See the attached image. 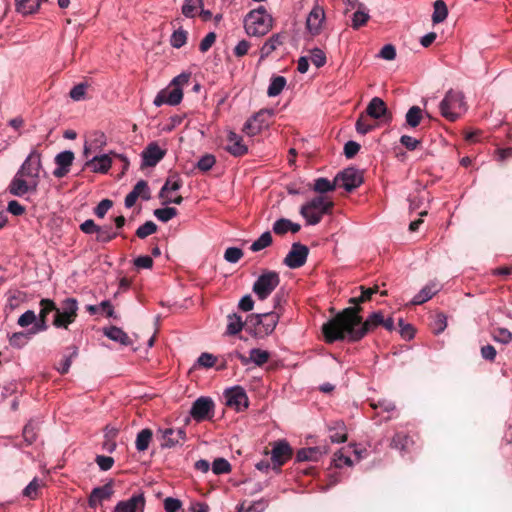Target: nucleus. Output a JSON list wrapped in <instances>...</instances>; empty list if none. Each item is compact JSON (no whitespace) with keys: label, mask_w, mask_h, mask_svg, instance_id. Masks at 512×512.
<instances>
[{"label":"nucleus","mask_w":512,"mask_h":512,"mask_svg":"<svg viewBox=\"0 0 512 512\" xmlns=\"http://www.w3.org/2000/svg\"><path fill=\"white\" fill-rule=\"evenodd\" d=\"M360 307H348L338 313L333 319L322 326V332L327 343H333L347 338L349 341H359L367 333L374 331L378 326H382L383 313L376 311L371 313L367 319L362 322L359 315Z\"/></svg>","instance_id":"1"},{"label":"nucleus","mask_w":512,"mask_h":512,"mask_svg":"<svg viewBox=\"0 0 512 512\" xmlns=\"http://www.w3.org/2000/svg\"><path fill=\"white\" fill-rule=\"evenodd\" d=\"M41 170V153L32 149L11 180L8 186L9 193L17 197H22L29 192L35 193L39 185Z\"/></svg>","instance_id":"2"},{"label":"nucleus","mask_w":512,"mask_h":512,"mask_svg":"<svg viewBox=\"0 0 512 512\" xmlns=\"http://www.w3.org/2000/svg\"><path fill=\"white\" fill-rule=\"evenodd\" d=\"M333 207L334 203L329 197L318 195L305 202L299 213L307 225H317L325 215L332 212Z\"/></svg>","instance_id":"3"},{"label":"nucleus","mask_w":512,"mask_h":512,"mask_svg":"<svg viewBox=\"0 0 512 512\" xmlns=\"http://www.w3.org/2000/svg\"><path fill=\"white\" fill-rule=\"evenodd\" d=\"M277 312L250 314L247 316V332L255 338H264L270 335L279 322Z\"/></svg>","instance_id":"4"},{"label":"nucleus","mask_w":512,"mask_h":512,"mask_svg":"<svg viewBox=\"0 0 512 512\" xmlns=\"http://www.w3.org/2000/svg\"><path fill=\"white\" fill-rule=\"evenodd\" d=\"M441 115L450 122L457 121L466 111L463 92L450 89L439 104Z\"/></svg>","instance_id":"5"},{"label":"nucleus","mask_w":512,"mask_h":512,"mask_svg":"<svg viewBox=\"0 0 512 512\" xmlns=\"http://www.w3.org/2000/svg\"><path fill=\"white\" fill-rule=\"evenodd\" d=\"M245 31L250 36H263L272 27V18L263 7L252 10L244 21Z\"/></svg>","instance_id":"6"},{"label":"nucleus","mask_w":512,"mask_h":512,"mask_svg":"<svg viewBox=\"0 0 512 512\" xmlns=\"http://www.w3.org/2000/svg\"><path fill=\"white\" fill-rule=\"evenodd\" d=\"M78 315V301L69 297L61 301L60 307L56 306L53 326L56 328L68 329L74 323Z\"/></svg>","instance_id":"7"},{"label":"nucleus","mask_w":512,"mask_h":512,"mask_svg":"<svg viewBox=\"0 0 512 512\" xmlns=\"http://www.w3.org/2000/svg\"><path fill=\"white\" fill-rule=\"evenodd\" d=\"M280 284L279 273L272 270L263 271L254 282L252 291L259 300L267 299Z\"/></svg>","instance_id":"8"},{"label":"nucleus","mask_w":512,"mask_h":512,"mask_svg":"<svg viewBox=\"0 0 512 512\" xmlns=\"http://www.w3.org/2000/svg\"><path fill=\"white\" fill-rule=\"evenodd\" d=\"M157 437L162 449H171L177 446H183L187 439L186 431L183 428H159L157 430Z\"/></svg>","instance_id":"9"},{"label":"nucleus","mask_w":512,"mask_h":512,"mask_svg":"<svg viewBox=\"0 0 512 512\" xmlns=\"http://www.w3.org/2000/svg\"><path fill=\"white\" fill-rule=\"evenodd\" d=\"M273 115V109H261L245 122L243 132L249 136L259 134L263 129L269 126V121Z\"/></svg>","instance_id":"10"},{"label":"nucleus","mask_w":512,"mask_h":512,"mask_svg":"<svg viewBox=\"0 0 512 512\" xmlns=\"http://www.w3.org/2000/svg\"><path fill=\"white\" fill-rule=\"evenodd\" d=\"M215 403L210 397L197 398L190 409V415L196 422L210 420L214 416Z\"/></svg>","instance_id":"11"},{"label":"nucleus","mask_w":512,"mask_h":512,"mask_svg":"<svg viewBox=\"0 0 512 512\" xmlns=\"http://www.w3.org/2000/svg\"><path fill=\"white\" fill-rule=\"evenodd\" d=\"M336 181L338 186L351 192L363 183V173L354 167H349L336 175Z\"/></svg>","instance_id":"12"},{"label":"nucleus","mask_w":512,"mask_h":512,"mask_svg":"<svg viewBox=\"0 0 512 512\" xmlns=\"http://www.w3.org/2000/svg\"><path fill=\"white\" fill-rule=\"evenodd\" d=\"M308 254L309 249L306 245L298 242L293 243L283 263L290 269L300 268L306 263Z\"/></svg>","instance_id":"13"},{"label":"nucleus","mask_w":512,"mask_h":512,"mask_svg":"<svg viewBox=\"0 0 512 512\" xmlns=\"http://www.w3.org/2000/svg\"><path fill=\"white\" fill-rule=\"evenodd\" d=\"M226 405L240 412L248 408L249 399L241 386H234L225 391Z\"/></svg>","instance_id":"14"},{"label":"nucleus","mask_w":512,"mask_h":512,"mask_svg":"<svg viewBox=\"0 0 512 512\" xmlns=\"http://www.w3.org/2000/svg\"><path fill=\"white\" fill-rule=\"evenodd\" d=\"M182 99L183 90L169 84L166 88L158 92L154 98L153 104L156 107H160L164 104L176 106L181 103Z\"/></svg>","instance_id":"15"},{"label":"nucleus","mask_w":512,"mask_h":512,"mask_svg":"<svg viewBox=\"0 0 512 512\" xmlns=\"http://www.w3.org/2000/svg\"><path fill=\"white\" fill-rule=\"evenodd\" d=\"M146 500L143 493L133 494L126 500L119 501L113 512H144Z\"/></svg>","instance_id":"16"},{"label":"nucleus","mask_w":512,"mask_h":512,"mask_svg":"<svg viewBox=\"0 0 512 512\" xmlns=\"http://www.w3.org/2000/svg\"><path fill=\"white\" fill-rule=\"evenodd\" d=\"M292 456V449L287 441L280 440L273 444L271 451V461L274 466L281 467Z\"/></svg>","instance_id":"17"},{"label":"nucleus","mask_w":512,"mask_h":512,"mask_svg":"<svg viewBox=\"0 0 512 512\" xmlns=\"http://www.w3.org/2000/svg\"><path fill=\"white\" fill-rule=\"evenodd\" d=\"M325 20V12L322 7L316 5L310 11L306 20V27L313 36L319 35Z\"/></svg>","instance_id":"18"},{"label":"nucleus","mask_w":512,"mask_h":512,"mask_svg":"<svg viewBox=\"0 0 512 512\" xmlns=\"http://www.w3.org/2000/svg\"><path fill=\"white\" fill-rule=\"evenodd\" d=\"M227 145L225 150L234 157H241L248 153V147L243 142V138L232 130L227 133Z\"/></svg>","instance_id":"19"},{"label":"nucleus","mask_w":512,"mask_h":512,"mask_svg":"<svg viewBox=\"0 0 512 512\" xmlns=\"http://www.w3.org/2000/svg\"><path fill=\"white\" fill-rule=\"evenodd\" d=\"M166 154L164 149H161L156 142H151L142 152L143 166L153 167L160 162Z\"/></svg>","instance_id":"20"},{"label":"nucleus","mask_w":512,"mask_h":512,"mask_svg":"<svg viewBox=\"0 0 512 512\" xmlns=\"http://www.w3.org/2000/svg\"><path fill=\"white\" fill-rule=\"evenodd\" d=\"M113 483L110 481L103 486L94 488L88 498L90 508H97L104 500H108L113 495Z\"/></svg>","instance_id":"21"},{"label":"nucleus","mask_w":512,"mask_h":512,"mask_svg":"<svg viewBox=\"0 0 512 512\" xmlns=\"http://www.w3.org/2000/svg\"><path fill=\"white\" fill-rule=\"evenodd\" d=\"M74 160V153L70 150L60 152L55 157V163L57 168L53 171V175L56 178H62L66 176L70 171V166Z\"/></svg>","instance_id":"22"},{"label":"nucleus","mask_w":512,"mask_h":512,"mask_svg":"<svg viewBox=\"0 0 512 512\" xmlns=\"http://www.w3.org/2000/svg\"><path fill=\"white\" fill-rule=\"evenodd\" d=\"M375 410L374 418H378V423L389 421L393 418V414L396 411L395 404L389 400H379L376 403L371 404Z\"/></svg>","instance_id":"23"},{"label":"nucleus","mask_w":512,"mask_h":512,"mask_svg":"<svg viewBox=\"0 0 512 512\" xmlns=\"http://www.w3.org/2000/svg\"><path fill=\"white\" fill-rule=\"evenodd\" d=\"M441 290V285L435 281L429 282L425 285L411 300L412 305H421L430 300Z\"/></svg>","instance_id":"24"},{"label":"nucleus","mask_w":512,"mask_h":512,"mask_svg":"<svg viewBox=\"0 0 512 512\" xmlns=\"http://www.w3.org/2000/svg\"><path fill=\"white\" fill-rule=\"evenodd\" d=\"M85 165L94 173H107L112 166V160L108 154L96 155L89 159Z\"/></svg>","instance_id":"25"},{"label":"nucleus","mask_w":512,"mask_h":512,"mask_svg":"<svg viewBox=\"0 0 512 512\" xmlns=\"http://www.w3.org/2000/svg\"><path fill=\"white\" fill-rule=\"evenodd\" d=\"M328 430L332 443H344L347 441V427L342 420L332 421L328 425Z\"/></svg>","instance_id":"26"},{"label":"nucleus","mask_w":512,"mask_h":512,"mask_svg":"<svg viewBox=\"0 0 512 512\" xmlns=\"http://www.w3.org/2000/svg\"><path fill=\"white\" fill-rule=\"evenodd\" d=\"M365 113L373 119H380L388 113V109L381 98L374 97L367 105Z\"/></svg>","instance_id":"27"},{"label":"nucleus","mask_w":512,"mask_h":512,"mask_svg":"<svg viewBox=\"0 0 512 512\" xmlns=\"http://www.w3.org/2000/svg\"><path fill=\"white\" fill-rule=\"evenodd\" d=\"M247 330V318L245 320L242 319L240 315L237 313H232L227 316V328L226 334L229 336H233L242 331V329Z\"/></svg>","instance_id":"28"},{"label":"nucleus","mask_w":512,"mask_h":512,"mask_svg":"<svg viewBox=\"0 0 512 512\" xmlns=\"http://www.w3.org/2000/svg\"><path fill=\"white\" fill-rule=\"evenodd\" d=\"M183 186V180L179 174L174 173L167 177L160 190L159 197L166 198L169 192L178 191Z\"/></svg>","instance_id":"29"},{"label":"nucleus","mask_w":512,"mask_h":512,"mask_svg":"<svg viewBox=\"0 0 512 512\" xmlns=\"http://www.w3.org/2000/svg\"><path fill=\"white\" fill-rule=\"evenodd\" d=\"M413 444L412 438L409 434L405 432H397L393 436L390 447L400 450L402 452H406L409 450L410 446Z\"/></svg>","instance_id":"30"},{"label":"nucleus","mask_w":512,"mask_h":512,"mask_svg":"<svg viewBox=\"0 0 512 512\" xmlns=\"http://www.w3.org/2000/svg\"><path fill=\"white\" fill-rule=\"evenodd\" d=\"M104 334L109 339H111L115 342H119L120 344L125 345V346H128L132 343L129 336L127 335V333L124 332L121 328L116 327V326H111V327L105 328Z\"/></svg>","instance_id":"31"},{"label":"nucleus","mask_w":512,"mask_h":512,"mask_svg":"<svg viewBox=\"0 0 512 512\" xmlns=\"http://www.w3.org/2000/svg\"><path fill=\"white\" fill-rule=\"evenodd\" d=\"M283 43V36L281 34H273L261 47V59L268 57Z\"/></svg>","instance_id":"32"},{"label":"nucleus","mask_w":512,"mask_h":512,"mask_svg":"<svg viewBox=\"0 0 512 512\" xmlns=\"http://www.w3.org/2000/svg\"><path fill=\"white\" fill-rule=\"evenodd\" d=\"M106 145V136L103 132H94L92 134V138L90 139L89 143H86L84 145V155L86 157L89 156V153L92 150L101 149L103 146Z\"/></svg>","instance_id":"33"},{"label":"nucleus","mask_w":512,"mask_h":512,"mask_svg":"<svg viewBox=\"0 0 512 512\" xmlns=\"http://www.w3.org/2000/svg\"><path fill=\"white\" fill-rule=\"evenodd\" d=\"M15 3L16 11L23 15L33 14L40 8L39 0H15Z\"/></svg>","instance_id":"34"},{"label":"nucleus","mask_w":512,"mask_h":512,"mask_svg":"<svg viewBox=\"0 0 512 512\" xmlns=\"http://www.w3.org/2000/svg\"><path fill=\"white\" fill-rule=\"evenodd\" d=\"M336 186H337L336 178L333 181H330L327 178L320 177L314 181L313 190L322 195L327 192L334 191L336 189Z\"/></svg>","instance_id":"35"},{"label":"nucleus","mask_w":512,"mask_h":512,"mask_svg":"<svg viewBox=\"0 0 512 512\" xmlns=\"http://www.w3.org/2000/svg\"><path fill=\"white\" fill-rule=\"evenodd\" d=\"M152 430L149 428L142 429L136 437L135 446L139 452L146 451L152 440Z\"/></svg>","instance_id":"36"},{"label":"nucleus","mask_w":512,"mask_h":512,"mask_svg":"<svg viewBox=\"0 0 512 512\" xmlns=\"http://www.w3.org/2000/svg\"><path fill=\"white\" fill-rule=\"evenodd\" d=\"M321 452L318 447L302 448L298 450L296 454V460L299 462L303 461H317L320 457Z\"/></svg>","instance_id":"37"},{"label":"nucleus","mask_w":512,"mask_h":512,"mask_svg":"<svg viewBox=\"0 0 512 512\" xmlns=\"http://www.w3.org/2000/svg\"><path fill=\"white\" fill-rule=\"evenodd\" d=\"M96 234V240L101 243H108L119 235L110 225L98 226Z\"/></svg>","instance_id":"38"},{"label":"nucleus","mask_w":512,"mask_h":512,"mask_svg":"<svg viewBox=\"0 0 512 512\" xmlns=\"http://www.w3.org/2000/svg\"><path fill=\"white\" fill-rule=\"evenodd\" d=\"M44 486V482L35 477L24 489L23 496L34 500L38 497L40 489Z\"/></svg>","instance_id":"39"},{"label":"nucleus","mask_w":512,"mask_h":512,"mask_svg":"<svg viewBox=\"0 0 512 512\" xmlns=\"http://www.w3.org/2000/svg\"><path fill=\"white\" fill-rule=\"evenodd\" d=\"M423 118L422 109L418 106H412L406 113V124L411 128H416Z\"/></svg>","instance_id":"40"},{"label":"nucleus","mask_w":512,"mask_h":512,"mask_svg":"<svg viewBox=\"0 0 512 512\" xmlns=\"http://www.w3.org/2000/svg\"><path fill=\"white\" fill-rule=\"evenodd\" d=\"M286 86V78L283 76L272 77L268 86L267 94L270 97L278 96Z\"/></svg>","instance_id":"41"},{"label":"nucleus","mask_w":512,"mask_h":512,"mask_svg":"<svg viewBox=\"0 0 512 512\" xmlns=\"http://www.w3.org/2000/svg\"><path fill=\"white\" fill-rule=\"evenodd\" d=\"M448 15L447 5L443 0H436L434 2V11L432 15L433 23H441L443 22Z\"/></svg>","instance_id":"42"},{"label":"nucleus","mask_w":512,"mask_h":512,"mask_svg":"<svg viewBox=\"0 0 512 512\" xmlns=\"http://www.w3.org/2000/svg\"><path fill=\"white\" fill-rule=\"evenodd\" d=\"M361 295L359 297H353L349 300V303L355 305L354 307H359L360 303H364L371 299L372 295L378 292V286L365 288L364 286H360Z\"/></svg>","instance_id":"43"},{"label":"nucleus","mask_w":512,"mask_h":512,"mask_svg":"<svg viewBox=\"0 0 512 512\" xmlns=\"http://www.w3.org/2000/svg\"><path fill=\"white\" fill-rule=\"evenodd\" d=\"M38 424L31 420L23 428V438L28 445L34 443L37 439Z\"/></svg>","instance_id":"44"},{"label":"nucleus","mask_w":512,"mask_h":512,"mask_svg":"<svg viewBox=\"0 0 512 512\" xmlns=\"http://www.w3.org/2000/svg\"><path fill=\"white\" fill-rule=\"evenodd\" d=\"M202 6L203 0H185L182 6V14L187 18H193Z\"/></svg>","instance_id":"45"},{"label":"nucleus","mask_w":512,"mask_h":512,"mask_svg":"<svg viewBox=\"0 0 512 512\" xmlns=\"http://www.w3.org/2000/svg\"><path fill=\"white\" fill-rule=\"evenodd\" d=\"M273 242L272 235L269 231H266L261 234V236L255 240L250 246V250L253 252L261 251L267 247H269Z\"/></svg>","instance_id":"46"},{"label":"nucleus","mask_w":512,"mask_h":512,"mask_svg":"<svg viewBox=\"0 0 512 512\" xmlns=\"http://www.w3.org/2000/svg\"><path fill=\"white\" fill-rule=\"evenodd\" d=\"M366 113H361L356 121L355 127L359 134L365 135L375 128V125L368 119Z\"/></svg>","instance_id":"47"},{"label":"nucleus","mask_w":512,"mask_h":512,"mask_svg":"<svg viewBox=\"0 0 512 512\" xmlns=\"http://www.w3.org/2000/svg\"><path fill=\"white\" fill-rule=\"evenodd\" d=\"M250 360L257 366H262L268 362L270 358V353L266 350H262L259 348H253L249 352Z\"/></svg>","instance_id":"48"},{"label":"nucleus","mask_w":512,"mask_h":512,"mask_svg":"<svg viewBox=\"0 0 512 512\" xmlns=\"http://www.w3.org/2000/svg\"><path fill=\"white\" fill-rule=\"evenodd\" d=\"M267 506L264 500L255 501L253 503L242 502L237 507V512H263Z\"/></svg>","instance_id":"49"},{"label":"nucleus","mask_w":512,"mask_h":512,"mask_svg":"<svg viewBox=\"0 0 512 512\" xmlns=\"http://www.w3.org/2000/svg\"><path fill=\"white\" fill-rule=\"evenodd\" d=\"M178 211L174 207H165L154 211L155 217L162 222H168L177 215Z\"/></svg>","instance_id":"50"},{"label":"nucleus","mask_w":512,"mask_h":512,"mask_svg":"<svg viewBox=\"0 0 512 512\" xmlns=\"http://www.w3.org/2000/svg\"><path fill=\"white\" fill-rule=\"evenodd\" d=\"M156 231L157 225L153 221H146L143 225L138 227L136 230V236L140 239H145Z\"/></svg>","instance_id":"51"},{"label":"nucleus","mask_w":512,"mask_h":512,"mask_svg":"<svg viewBox=\"0 0 512 512\" xmlns=\"http://www.w3.org/2000/svg\"><path fill=\"white\" fill-rule=\"evenodd\" d=\"M187 41V32L183 29H178L173 32L170 38V44L174 48H181Z\"/></svg>","instance_id":"52"},{"label":"nucleus","mask_w":512,"mask_h":512,"mask_svg":"<svg viewBox=\"0 0 512 512\" xmlns=\"http://www.w3.org/2000/svg\"><path fill=\"white\" fill-rule=\"evenodd\" d=\"M493 339L502 344H509L512 341V333L506 328L498 327L493 331Z\"/></svg>","instance_id":"53"},{"label":"nucleus","mask_w":512,"mask_h":512,"mask_svg":"<svg viewBox=\"0 0 512 512\" xmlns=\"http://www.w3.org/2000/svg\"><path fill=\"white\" fill-rule=\"evenodd\" d=\"M333 463L336 468L351 467L353 464L351 458L344 454L343 449L334 454Z\"/></svg>","instance_id":"54"},{"label":"nucleus","mask_w":512,"mask_h":512,"mask_svg":"<svg viewBox=\"0 0 512 512\" xmlns=\"http://www.w3.org/2000/svg\"><path fill=\"white\" fill-rule=\"evenodd\" d=\"M212 471L214 474H225L231 471L230 463L224 458H217L213 461Z\"/></svg>","instance_id":"55"},{"label":"nucleus","mask_w":512,"mask_h":512,"mask_svg":"<svg viewBox=\"0 0 512 512\" xmlns=\"http://www.w3.org/2000/svg\"><path fill=\"white\" fill-rule=\"evenodd\" d=\"M368 20L369 14L364 10L358 9L353 14L352 27L354 29H359L360 27L364 26Z\"/></svg>","instance_id":"56"},{"label":"nucleus","mask_w":512,"mask_h":512,"mask_svg":"<svg viewBox=\"0 0 512 512\" xmlns=\"http://www.w3.org/2000/svg\"><path fill=\"white\" fill-rule=\"evenodd\" d=\"M40 306H41V309H40V312H39V317L40 318L47 319V315L50 312H56V304L51 299H48V298L41 299L40 300Z\"/></svg>","instance_id":"57"},{"label":"nucleus","mask_w":512,"mask_h":512,"mask_svg":"<svg viewBox=\"0 0 512 512\" xmlns=\"http://www.w3.org/2000/svg\"><path fill=\"white\" fill-rule=\"evenodd\" d=\"M216 163V158L212 154H205L203 155L198 163L197 168L203 172L209 171Z\"/></svg>","instance_id":"58"},{"label":"nucleus","mask_w":512,"mask_h":512,"mask_svg":"<svg viewBox=\"0 0 512 512\" xmlns=\"http://www.w3.org/2000/svg\"><path fill=\"white\" fill-rule=\"evenodd\" d=\"M244 253L238 247H229L225 250L224 259L229 263H237L242 257Z\"/></svg>","instance_id":"59"},{"label":"nucleus","mask_w":512,"mask_h":512,"mask_svg":"<svg viewBox=\"0 0 512 512\" xmlns=\"http://www.w3.org/2000/svg\"><path fill=\"white\" fill-rule=\"evenodd\" d=\"M28 333L16 332L9 337L10 345L15 348H22L28 341Z\"/></svg>","instance_id":"60"},{"label":"nucleus","mask_w":512,"mask_h":512,"mask_svg":"<svg viewBox=\"0 0 512 512\" xmlns=\"http://www.w3.org/2000/svg\"><path fill=\"white\" fill-rule=\"evenodd\" d=\"M132 192H136V195L144 200L150 199V191L146 181L140 180L133 187Z\"/></svg>","instance_id":"61"},{"label":"nucleus","mask_w":512,"mask_h":512,"mask_svg":"<svg viewBox=\"0 0 512 512\" xmlns=\"http://www.w3.org/2000/svg\"><path fill=\"white\" fill-rule=\"evenodd\" d=\"M113 206V202L110 199H103L98 203V205L94 208V214L98 218H104L107 214L108 210Z\"/></svg>","instance_id":"62"},{"label":"nucleus","mask_w":512,"mask_h":512,"mask_svg":"<svg viewBox=\"0 0 512 512\" xmlns=\"http://www.w3.org/2000/svg\"><path fill=\"white\" fill-rule=\"evenodd\" d=\"M311 61L317 68H320L326 63V55L321 49L314 48L311 51Z\"/></svg>","instance_id":"63"},{"label":"nucleus","mask_w":512,"mask_h":512,"mask_svg":"<svg viewBox=\"0 0 512 512\" xmlns=\"http://www.w3.org/2000/svg\"><path fill=\"white\" fill-rule=\"evenodd\" d=\"M182 506V503L179 499L167 497L164 500V509L165 512H178Z\"/></svg>","instance_id":"64"}]
</instances>
